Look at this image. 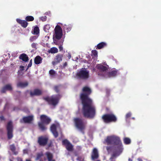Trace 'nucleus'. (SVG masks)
<instances>
[{
    "instance_id": "ea45409f",
    "label": "nucleus",
    "mask_w": 161,
    "mask_h": 161,
    "mask_svg": "<svg viewBox=\"0 0 161 161\" xmlns=\"http://www.w3.org/2000/svg\"><path fill=\"white\" fill-rule=\"evenodd\" d=\"M131 115V113L130 112L128 113L126 115V117L128 118L130 117Z\"/></svg>"
},
{
    "instance_id": "cd10ccee",
    "label": "nucleus",
    "mask_w": 161,
    "mask_h": 161,
    "mask_svg": "<svg viewBox=\"0 0 161 161\" xmlns=\"http://www.w3.org/2000/svg\"><path fill=\"white\" fill-rule=\"evenodd\" d=\"M58 52V49L55 47H53L51 48L48 51L49 53H56Z\"/></svg>"
},
{
    "instance_id": "f8f14e48",
    "label": "nucleus",
    "mask_w": 161,
    "mask_h": 161,
    "mask_svg": "<svg viewBox=\"0 0 161 161\" xmlns=\"http://www.w3.org/2000/svg\"><path fill=\"white\" fill-rule=\"evenodd\" d=\"M119 141H120L119 138L114 136H108L105 140V142L107 143H110L114 142L115 144L119 143Z\"/></svg>"
},
{
    "instance_id": "4d7b16f0",
    "label": "nucleus",
    "mask_w": 161,
    "mask_h": 161,
    "mask_svg": "<svg viewBox=\"0 0 161 161\" xmlns=\"http://www.w3.org/2000/svg\"><path fill=\"white\" fill-rule=\"evenodd\" d=\"M20 67H22L23 68V66H21Z\"/></svg>"
},
{
    "instance_id": "473e14b6",
    "label": "nucleus",
    "mask_w": 161,
    "mask_h": 161,
    "mask_svg": "<svg viewBox=\"0 0 161 161\" xmlns=\"http://www.w3.org/2000/svg\"><path fill=\"white\" fill-rule=\"evenodd\" d=\"M10 150L14 152L15 150V147L14 145H11L10 146Z\"/></svg>"
},
{
    "instance_id": "aec40b11",
    "label": "nucleus",
    "mask_w": 161,
    "mask_h": 161,
    "mask_svg": "<svg viewBox=\"0 0 161 161\" xmlns=\"http://www.w3.org/2000/svg\"><path fill=\"white\" fill-rule=\"evenodd\" d=\"M40 30L39 27L37 26H35L32 27V33L33 35H37L39 36Z\"/></svg>"
},
{
    "instance_id": "72a5a7b5",
    "label": "nucleus",
    "mask_w": 161,
    "mask_h": 161,
    "mask_svg": "<svg viewBox=\"0 0 161 161\" xmlns=\"http://www.w3.org/2000/svg\"><path fill=\"white\" fill-rule=\"evenodd\" d=\"M56 59L58 62H59L62 60V57L61 56H58L56 57Z\"/></svg>"
},
{
    "instance_id": "e433bc0d",
    "label": "nucleus",
    "mask_w": 161,
    "mask_h": 161,
    "mask_svg": "<svg viewBox=\"0 0 161 161\" xmlns=\"http://www.w3.org/2000/svg\"><path fill=\"white\" fill-rule=\"evenodd\" d=\"M25 20L27 21H30V16H27L25 18Z\"/></svg>"
},
{
    "instance_id": "39448f33",
    "label": "nucleus",
    "mask_w": 161,
    "mask_h": 161,
    "mask_svg": "<svg viewBox=\"0 0 161 161\" xmlns=\"http://www.w3.org/2000/svg\"><path fill=\"white\" fill-rule=\"evenodd\" d=\"M116 145V146L115 151L111 158L110 160L112 159L114 157H116L119 156L123 152V147L121 141H119V143Z\"/></svg>"
},
{
    "instance_id": "f257e3e1",
    "label": "nucleus",
    "mask_w": 161,
    "mask_h": 161,
    "mask_svg": "<svg viewBox=\"0 0 161 161\" xmlns=\"http://www.w3.org/2000/svg\"><path fill=\"white\" fill-rule=\"evenodd\" d=\"M91 92V89L88 87H84L80 97L83 105V112L85 117L92 118L95 114V109L92 105V100L88 97V95Z\"/></svg>"
},
{
    "instance_id": "6e6552de",
    "label": "nucleus",
    "mask_w": 161,
    "mask_h": 161,
    "mask_svg": "<svg viewBox=\"0 0 161 161\" xmlns=\"http://www.w3.org/2000/svg\"><path fill=\"white\" fill-rule=\"evenodd\" d=\"M44 99L49 104L54 106L58 103L59 96L58 95L53 96L50 97H45Z\"/></svg>"
},
{
    "instance_id": "79ce46f5",
    "label": "nucleus",
    "mask_w": 161,
    "mask_h": 161,
    "mask_svg": "<svg viewBox=\"0 0 161 161\" xmlns=\"http://www.w3.org/2000/svg\"><path fill=\"white\" fill-rule=\"evenodd\" d=\"M17 161H23L22 159L20 158H17Z\"/></svg>"
},
{
    "instance_id": "3c124183",
    "label": "nucleus",
    "mask_w": 161,
    "mask_h": 161,
    "mask_svg": "<svg viewBox=\"0 0 161 161\" xmlns=\"http://www.w3.org/2000/svg\"><path fill=\"white\" fill-rule=\"evenodd\" d=\"M138 161H143L140 158H138Z\"/></svg>"
},
{
    "instance_id": "a18cd8bd",
    "label": "nucleus",
    "mask_w": 161,
    "mask_h": 161,
    "mask_svg": "<svg viewBox=\"0 0 161 161\" xmlns=\"http://www.w3.org/2000/svg\"><path fill=\"white\" fill-rule=\"evenodd\" d=\"M18 109V108L17 107H15L14 108H13V110L14 111H15V110H17Z\"/></svg>"
},
{
    "instance_id": "dca6fc26",
    "label": "nucleus",
    "mask_w": 161,
    "mask_h": 161,
    "mask_svg": "<svg viewBox=\"0 0 161 161\" xmlns=\"http://www.w3.org/2000/svg\"><path fill=\"white\" fill-rule=\"evenodd\" d=\"M16 20L18 24L24 28H26L28 25L27 22L25 20H22L19 19H17Z\"/></svg>"
},
{
    "instance_id": "4468645a",
    "label": "nucleus",
    "mask_w": 161,
    "mask_h": 161,
    "mask_svg": "<svg viewBox=\"0 0 161 161\" xmlns=\"http://www.w3.org/2000/svg\"><path fill=\"white\" fill-rule=\"evenodd\" d=\"M63 144L66 146L67 149L69 151H71L73 149V146L70 142L66 139L63 140L62 141Z\"/></svg>"
},
{
    "instance_id": "7c9ffc66",
    "label": "nucleus",
    "mask_w": 161,
    "mask_h": 161,
    "mask_svg": "<svg viewBox=\"0 0 161 161\" xmlns=\"http://www.w3.org/2000/svg\"><path fill=\"white\" fill-rule=\"evenodd\" d=\"M92 55L97 57V52L96 50H93L92 51Z\"/></svg>"
},
{
    "instance_id": "0eeeda50",
    "label": "nucleus",
    "mask_w": 161,
    "mask_h": 161,
    "mask_svg": "<svg viewBox=\"0 0 161 161\" xmlns=\"http://www.w3.org/2000/svg\"><path fill=\"white\" fill-rule=\"evenodd\" d=\"M102 119L106 123L115 122L117 120L116 117L112 114L104 115L102 116Z\"/></svg>"
},
{
    "instance_id": "603ef678",
    "label": "nucleus",
    "mask_w": 161,
    "mask_h": 161,
    "mask_svg": "<svg viewBox=\"0 0 161 161\" xmlns=\"http://www.w3.org/2000/svg\"><path fill=\"white\" fill-rule=\"evenodd\" d=\"M49 36H46L45 37V38H47V39H48L49 38Z\"/></svg>"
},
{
    "instance_id": "4be33fe9",
    "label": "nucleus",
    "mask_w": 161,
    "mask_h": 161,
    "mask_svg": "<svg viewBox=\"0 0 161 161\" xmlns=\"http://www.w3.org/2000/svg\"><path fill=\"white\" fill-rule=\"evenodd\" d=\"M19 58L24 62H27L28 60V57L27 55L25 53L21 54L19 57Z\"/></svg>"
},
{
    "instance_id": "58836bf2",
    "label": "nucleus",
    "mask_w": 161,
    "mask_h": 161,
    "mask_svg": "<svg viewBox=\"0 0 161 161\" xmlns=\"http://www.w3.org/2000/svg\"><path fill=\"white\" fill-rule=\"evenodd\" d=\"M47 17L46 16L42 17H41V19L42 21H45L46 20Z\"/></svg>"
},
{
    "instance_id": "c9c22d12",
    "label": "nucleus",
    "mask_w": 161,
    "mask_h": 161,
    "mask_svg": "<svg viewBox=\"0 0 161 161\" xmlns=\"http://www.w3.org/2000/svg\"><path fill=\"white\" fill-rule=\"evenodd\" d=\"M106 149L108 153H109L111 150V148L110 147H106Z\"/></svg>"
},
{
    "instance_id": "1a4fd4ad",
    "label": "nucleus",
    "mask_w": 161,
    "mask_h": 161,
    "mask_svg": "<svg viewBox=\"0 0 161 161\" xmlns=\"http://www.w3.org/2000/svg\"><path fill=\"white\" fill-rule=\"evenodd\" d=\"M6 128L7 131L8 138V139H10L13 137V125L12 121H10L8 123Z\"/></svg>"
},
{
    "instance_id": "c03bdc74",
    "label": "nucleus",
    "mask_w": 161,
    "mask_h": 161,
    "mask_svg": "<svg viewBox=\"0 0 161 161\" xmlns=\"http://www.w3.org/2000/svg\"><path fill=\"white\" fill-rule=\"evenodd\" d=\"M63 47L62 46H60L59 47V49L60 51L63 50Z\"/></svg>"
},
{
    "instance_id": "bb28decb",
    "label": "nucleus",
    "mask_w": 161,
    "mask_h": 161,
    "mask_svg": "<svg viewBox=\"0 0 161 161\" xmlns=\"http://www.w3.org/2000/svg\"><path fill=\"white\" fill-rule=\"evenodd\" d=\"M41 91L38 89H35L34 90L33 93L31 92V95H38L41 94Z\"/></svg>"
},
{
    "instance_id": "2eb2a0df",
    "label": "nucleus",
    "mask_w": 161,
    "mask_h": 161,
    "mask_svg": "<svg viewBox=\"0 0 161 161\" xmlns=\"http://www.w3.org/2000/svg\"><path fill=\"white\" fill-rule=\"evenodd\" d=\"M47 138L45 136H42L39 138L38 142L41 145H45L47 143Z\"/></svg>"
},
{
    "instance_id": "864d4df0",
    "label": "nucleus",
    "mask_w": 161,
    "mask_h": 161,
    "mask_svg": "<svg viewBox=\"0 0 161 161\" xmlns=\"http://www.w3.org/2000/svg\"><path fill=\"white\" fill-rule=\"evenodd\" d=\"M128 161H132V160L131 159L129 158L128 160Z\"/></svg>"
},
{
    "instance_id": "b1692460",
    "label": "nucleus",
    "mask_w": 161,
    "mask_h": 161,
    "mask_svg": "<svg viewBox=\"0 0 161 161\" xmlns=\"http://www.w3.org/2000/svg\"><path fill=\"white\" fill-rule=\"evenodd\" d=\"M46 155L48 161H55L53 159V155L51 153L47 152L46 153Z\"/></svg>"
},
{
    "instance_id": "37998d69",
    "label": "nucleus",
    "mask_w": 161,
    "mask_h": 161,
    "mask_svg": "<svg viewBox=\"0 0 161 161\" xmlns=\"http://www.w3.org/2000/svg\"><path fill=\"white\" fill-rule=\"evenodd\" d=\"M23 152L24 153H28V150L27 149H24L23 150Z\"/></svg>"
},
{
    "instance_id": "c85d7f7f",
    "label": "nucleus",
    "mask_w": 161,
    "mask_h": 161,
    "mask_svg": "<svg viewBox=\"0 0 161 161\" xmlns=\"http://www.w3.org/2000/svg\"><path fill=\"white\" fill-rule=\"evenodd\" d=\"M124 143L126 144H130L131 142L130 139L127 137H125L124 139Z\"/></svg>"
},
{
    "instance_id": "6ab92c4d",
    "label": "nucleus",
    "mask_w": 161,
    "mask_h": 161,
    "mask_svg": "<svg viewBox=\"0 0 161 161\" xmlns=\"http://www.w3.org/2000/svg\"><path fill=\"white\" fill-rule=\"evenodd\" d=\"M107 44L106 42H102L98 43L96 46V49H100L106 47Z\"/></svg>"
},
{
    "instance_id": "6e6d98bb",
    "label": "nucleus",
    "mask_w": 161,
    "mask_h": 161,
    "mask_svg": "<svg viewBox=\"0 0 161 161\" xmlns=\"http://www.w3.org/2000/svg\"><path fill=\"white\" fill-rule=\"evenodd\" d=\"M59 24H61L62 25H63L62 24H61L60 23H58Z\"/></svg>"
},
{
    "instance_id": "f704fd0d",
    "label": "nucleus",
    "mask_w": 161,
    "mask_h": 161,
    "mask_svg": "<svg viewBox=\"0 0 161 161\" xmlns=\"http://www.w3.org/2000/svg\"><path fill=\"white\" fill-rule=\"evenodd\" d=\"M36 44L33 43L32 44V47L33 48L32 50L34 51L36 49Z\"/></svg>"
},
{
    "instance_id": "bf43d9fd",
    "label": "nucleus",
    "mask_w": 161,
    "mask_h": 161,
    "mask_svg": "<svg viewBox=\"0 0 161 161\" xmlns=\"http://www.w3.org/2000/svg\"><path fill=\"white\" fill-rule=\"evenodd\" d=\"M99 161V160H98V161Z\"/></svg>"
},
{
    "instance_id": "20e7f679",
    "label": "nucleus",
    "mask_w": 161,
    "mask_h": 161,
    "mask_svg": "<svg viewBox=\"0 0 161 161\" xmlns=\"http://www.w3.org/2000/svg\"><path fill=\"white\" fill-rule=\"evenodd\" d=\"M74 121L76 128L79 130H81L85 128L86 123L82 119L75 118L74 119Z\"/></svg>"
},
{
    "instance_id": "8fccbe9b",
    "label": "nucleus",
    "mask_w": 161,
    "mask_h": 161,
    "mask_svg": "<svg viewBox=\"0 0 161 161\" xmlns=\"http://www.w3.org/2000/svg\"><path fill=\"white\" fill-rule=\"evenodd\" d=\"M68 57V58H69V59L70 58H71V55L70 54H69Z\"/></svg>"
},
{
    "instance_id": "423d86ee",
    "label": "nucleus",
    "mask_w": 161,
    "mask_h": 161,
    "mask_svg": "<svg viewBox=\"0 0 161 161\" xmlns=\"http://www.w3.org/2000/svg\"><path fill=\"white\" fill-rule=\"evenodd\" d=\"M54 31V32L53 36V39L54 40L55 39H60L63 35V31L61 27L58 25L55 27Z\"/></svg>"
},
{
    "instance_id": "49530a36",
    "label": "nucleus",
    "mask_w": 161,
    "mask_h": 161,
    "mask_svg": "<svg viewBox=\"0 0 161 161\" xmlns=\"http://www.w3.org/2000/svg\"><path fill=\"white\" fill-rule=\"evenodd\" d=\"M30 67V63L28 64V67H27V69L28 68H29Z\"/></svg>"
},
{
    "instance_id": "5701e85b",
    "label": "nucleus",
    "mask_w": 161,
    "mask_h": 161,
    "mask_svg": "<svg viewBox=\"0 0 161 161\" xmlns=\"http://www.w3.org/2000/svg\"><path fill=\"white\" fill-rule=\"evenodd\" d=\"M42 58L39 56H37L35 58V63L37 64H41L42 62Z\"/></svg>"
},
{
    "instance_id": "a211bd4d",
    "label": "nucleus",
    "mask_w": 161,
    "mask_h": 161,
    "mask_svg": "<svg viewBox=\"0 0 161 161\" xmlns=\"http://www.w3.org/2000/svg\"><path fill=\"white\" fill-rule=\"evenodd\" d=\"M98 157V154L97 150L96 148H94L93 150L92 155V159L94 160L97 158Z\"/></svg>"
},
{
    "instance_id": "9b49d317",
    "label": "nucleus",
    "mask_w": 161,
    "mask_h": 161,
    "mask_svg": "<svg viewBox=\"0 0 161 161\" xmlns=\"http://www.w3.org/2000/svg\"><path fill=\"white\" fill-rule=\"evenodd\" d=\"M77 75L80 78L87 79L89 76V71L85 68H82L77 73Z\"/></svg>"
},
{
    "instance_id": "09e8293b",
    "label": "nucleus",
    "mask_w": 161,
    "mask_h": 161,
    "mask_svg": "<svg viewBox=\"0 0 161 161\" xmlns=\"http://www.w3.org/2000/svg\"><path fill=\"white\" fill-rule=\"evenodd\" d=\"M31 121L33 119V116L32 115H31Z\"/></svg>"
},
{
    "instance_id": "7ed1b4c3",
    "label": "nucleus",
    "mask_w": 161,
    "mask_h": 161,
    "mask_svg": "<svg viewBox=\"0 0 161 161\" xmlns=\"http://www.w3.org/2000/svg\"><path fill=\"white\" fill-rule=\"evenodd\" d=\"M41 122L39 123V126L42 130L47 129L46 125L50 123L51 119L47 116L42 115L40 116Z\"/></svg>"
},
{
    "instance_id": "13d9d810",
    "label": "nucleus",
    "mask_w": 161,
    "mask_h": 161,
    "mask_svg": "<svg viewBox=\"0 0 161 161\" xmlns=\"http://www.w3.org/2000/svg\"><path fill=\"white\" fill-rule=\"evenodd\" d=\"M53 64H54L53 62Z\"/></svg>"
},
{
    "instance_id": "f3484780",
    "label": "nucleus",
    "mask_w": 161,
    "mask_h": 161,
    "mask_svg": "<svg viewBox=\"0 0 161 161\" xmlns=\"http://www.w3.org/2000/svg\"><path fill=\"white\" fill-rule=\"evenodd\" d=\"M20 122L22 123H30V115L23 117L22 119H20Z\"/></svg>"
},
{
    "instance_id": "a878e982",
    "label": "nucleus",
    "mask_w": 161,
    "mask_h": 161,
    "mask_svg": "<svg viewBox=\"0 0 161 161\" xmlns=\"http://www.w3.org/2000/svg\"><path fill=\"white\" fill-rule=\"evenodd\" d=\"M63 27L64 29L67 32L70 31L72 28V26L70 25H64Z\"/></svg>"
},
{
    "instance_id": "a19ab883",
    "label": "nucleus",
    "mask_w": 161,
    "mask_h": 161,
    "mask_svg": "<svg viewBox=\"0 0 161 161\" xmlns=\"http://www.w3.org/2000/svg\"><path fill=\"white\" fill-rule=\"evenodd\" d=\"M0 119L1 120H5V119H4V117L3 116H0Z\"/></svg>"
},
{
    "instance_id": "2f4dec72",
    "label": "nucleus",
    "mask_w": 161,
    "mask_h": 161,
    "mask_svg": "<svg viewBox=\"0 0 161 161\" xmlns=\"http://www.w3.org/2000/svg\"><path fill=\"white\" fill-rule=\"evenodd\" d=\"M31 36V40H34L36 39L38 37V35H34Z\"/></svg>"
},
{
    "instance_id": "9d476101",
    "label": "nucleus",
    "mask_w": 161,
    "mask_h": 161,
    "mask_svg": "<svg viewBox=\"0 0 161 161\" xmlns=\"http://www.w3.org/2000/svg\"><path fill=\"white\" fill-rule=\"evenodd\" d=\"M50 129L51 131L55 137L58 136V131L60 130V126L58 123H55L52 125Z\"/></svg>"
},
{
    "instance_id": "5fc2aeb1",
    "label": "nucleus",
    "mask_w": 161,
    "mask_h": 161,
    "mask_svg": "<svg viewBox=\"0 0 161 161\" xmlns=\"http://www.w3.org/2000/svg\"><path fill=\"white\" fill-rule=\"evenodd\" d=\"M26 161H30V159H26Z\"/></svg>"
},
{
    "instance_id": "f03ea898",
    "label": "nucleus",
    "mask_w": 161,
    "mask_h": 161,
    "mask_svg": "<svg viewBox=\"0 0 161 161\" xmlns=\"http://www.w3.org/2000/svg\"><path fill=\"white\" fill-rule=\"evenodd\" d=\"M96 68H97L98 71L101 72L100 73H98V75H103L106 78L114 76L117 74V71L115 69H114L110 72H108V69L109 67L106 64H97L96 66Z\"/></svg>"
},
{
    "instance_id": "393cba45",
    "label": "nucleus",
    "mask_w": 161,
    "mask_h": 161,
    "mask_svg": "<svg viewBox=\"0 0 161 161\" xmlns=\"http://www.w3.org/2000/svg\"><path fill=\"white\" fill-rule=\"evenodd\" d=\"M52 26L49 25H46L44 26V30L46 32H49Z\"/></svg>"
},
{
    "instance_id": "c756f323",
    "label": "nucleus",
    "mask_w": 161,
    "mask_h": 161,
    "mask_svg": "<svg viewBox=\"0 0 161 161\" xmlns=\"http://www.w3.org/2000/svg\"><path fill=\"white\" fill-rule=\"evenodd\" d=\"M50 76L51 77H53L56 75V73L55 71L53 70H51L49 72Z\"/></svg>"
},
{
    "instance_id": "de8ad7c7",
    "label": "nucleus",
    "mask_w": 161,
    "mask_h": 161,
    "mask_svg": "<svg viewBox=\"0 0 161 161\" xmlns=\"http://www.w3.org/2000/svg\"><path fill=\"white\" fill-rule=\"evenodd\" d=\"M34 18L33 17L31 16V21L33 20Z\"/></svg>"
},
{
    "instance_id": "4c0bfd02",
    "label": "nucleus",
    "mask_w": 161,
    "mask_h": 161,
    "mask_svg": "<svg viewBox=\"0 0 161 161\" xmlns=\"http://www.w3.org/2000/svg\"><path fill=\"white\" fill-rule=\"evenodd\" d=\"M42 155L43 154L42 153L38 154L37 155V159H38L41 156H42Z\"/></svg>"
},
{
    "instance_id": "ddd939ff",
    "label": "nucleus",
    "mask_w": 161,
    "mask_h": 161,
    "mask_svg": "<svg viewBox=\"0 0 161 161\" xmlns=\"http://www.w3.org/2000/svg\"><path fill=\"white\" fill-rule=\"evenodd\" d=\"M13 89L11 85L8 84L5 85L1 89L0 92L1 93H6L7 91H11Z\"/></svg>"
},
{
    "instance_id": "412c9836",
    "label": "nucleus",
    "mask_w": 161,
    "mask_h": 161,
    "mask_svg": "<svg viewBox=\"0 0 161 161\" xmlns=\"http://www.w3.org/2000/svg\"><path fill=\"white\" fill-rule=\"evenodd\" d=\"M28 83L27 82H19L17 84V86L18 87L21 88H24L28 85Z\"/></svg>"
}]
</instances>
